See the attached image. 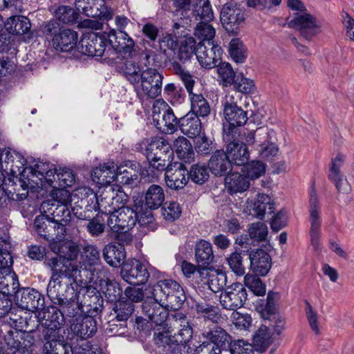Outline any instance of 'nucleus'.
Returning a JSON list of instances; mask_svg holds the SVG:
<instances>
[{"instance_id":"nucleus-45","label":"nucleus","mask_w":354,"mask_h":354,"mask_svg":"<svg viewBox=\"0 0 354 354\" xmlns=\"http://www.w3.org/2000/svg\"><path fill=\"white\" fill-rule=\"evenodd\" d=\"M170 66L175 74L181 80L189 95L193 94V88L195 84L194 76L190 72L183 67L176 61L169 60Z\"/></svg>"},{"instance_id":"nucleus-44","label":"nucleus","mask_w":354,"mask_h":354,"mask_svg":"<svg viewBox=\"0 0 354 354\" xmlns=\"http://www.w3.org/2000/svg\"><path fill=\"white\" fill-rule=\"evenodd\" d=\"M195 253L198 263L203 266L209 265L214 258L211 243L205 240H201L196 243Z\"/></svg>"},{"instance_id":"nucleus-2","label":"nucleus","mask_w":354,"mask_h":354,"mask_svg":"<svg viewBox=\"0 0 354 354\" xmlns=\"http://www.w3.org/2000/svg\"><path fill=\"white\" fill-rule=\"evenodd\" d=\"M284 140L281 128L261 127L254 131H248L245 142L248 145H254V149L263 159H271L279 153L278 143Z\"/></svg>"},{"instance_id":"nucleus-8","label":"nucleus","mask_w":354,"mask_h":354,"mask_svg":"<svg viewBox=\"0 0 354 354\" xmlns=\"http://www.w3.org/2000/svg\"><path fill=\"white\" fill-rule=\"evenodd\" d=\"M152 117L155 126L162 133H172L176 130L177 118L165 101L158 100L154 102Z\"/></svg>"},{"instance_id":"nucleus-26","label":"nucleus","mask_w":354,"mask_h":354,"mask_svg":"<svg viewBox=\"0 0 354 354\" xmlns=\"http://www.w3.org/2000/svg\"><path fill=\"white\" fill-rule=\"evenodd\" d=\"M51 250L56 254V256L48 257L46 259H61L63 263L68 267L69 270H73L69 260L75 259L78 254V247L71 241H64L54 243L50 245Z\"/></svg>"},{"instance_id":"nucleus-49","label":"nucleus","mask_w":354,"mask_h":354,"mask_svg":"<svg viewBox=\"0 0 354 354\" xmlns=\"http://www.w3.org/2000/svg\"><path fill=\"white\" fill-rule=\"evenodd\" d=\"M215 28L209 24V21L198 22L194 29V35L201 40L199 43L214 42Z\"/></svg>"},{"instance_id":"nucleus-32","label":"nucleus","mask_w":354,"mask_h":354,"mask_svg":"<svg viewBox=\"0 0 354 354\" xmlns=\"http://www.w3.org/2000/svg\"><path fill=\"white\" fill-rule=\"evenodd\" d=\"M204 338L208 339L212 345L218 348H225L232 342V337L221 326L213 325L208 330H204L202 333Z\"/></svg>"},{"instance_id":"nucleus-59","label":"nucleus","mask_w":354,"mask_h":354,"mask_svg":"<svg viewBox=\"0 0 354 354\" xmlns=\"http://www.w3.org/2000/svg\"><path fill=\"white\" fill-rule=\"evenodd\" d=\"M248 233L251 239L261 242L266 241L268 235L267 225L263 222L252 223L248 226Z\"/></svg>"},{"instance_id":"nucleus-24","label":"nucleus","mask_w":354,"mask_h":354,"mask_svg":"<svg viewBox=\"0 0 354 354\" xmlns=\"http://www.w3.org/2000/svg\"><path fill=\"white\" fill-rule=\"evenodd\" d=\"M165 304L153 298L145 300L142 305L143 314L157 326H161L168 317Z\"/></svg>"},{"instance_id":"nucleus-39","label":"nucleus","mask_w":354,"mask_h":354,"mask_svg":"<svg viewBox=\"0 0 354 354\" xmlns=\"http://www.w3.org/2000/svg\"><path fill=\"white\" fill-rule=\"evenodd\" d=\"M24 333L17 329L9 330L4 335V340L8 349L14 350L12 354H24L26 350L27 345L24 339Z\"/></svg>"},{"instance_id":"nucleus-51","label":"nucleus","mask_w":354,"mask_h":354,"mask_svg":"<svg viewBox=\"0 0 354 354\" xmlns=\"http://www.w3.org/2000/svg\"><path fill=\"white\" fill-rule=\"evenodd\" d=\"M102 0H76L74 2L76 10L89 17H96L98 6Z\"/></svg>"},{"instance_id":"nucleus-9","label":"nucleus","mask_w":354,"mask_h":354,"mask_svg":"<svg viewBox=\"0 0 354 354\" xmlns=\"http://www.w3.org/2000/svg\"><path fill=\"white\" fill-rule=\"evenodd\" d=\"M288 26L297 30L300 36L308 41L321 32L319 21L308 12L295 13Z\"/></svg>"},{"instance_id":"nucleus-13","label":"nucleus","mask_w":354,"mask_h":354,"mask_svg":"<svg viewBox=\"0 0 354 354\" xmlns=\"http://www.w3.org/2000/svg\"><path fill=\"white\" fill-rule=\"evenodd\" d=\"M247 299V292L241 283H234L228 286L219 297L223 308L235 310L241 308Z\"/></svg>"},{"instance_id":"nucleus-50","label":"nucleus","mask_w":354,"mask_h":354,"mask_svg":"<svg viewBox=\"0 0 354 354\" xmlns=\"http://www.w3.org/2000/svg\"><path fill=\"white\" fill-rule=\"evenodd\" d=\"M189 97L191 100V113H194L198 117H205L209 114L210 106L209 103L201 94L193 93Z\"/></svg>"},{"instance_id":"nucleus-30","label":"nucleus","mask_w":354,"mask_h":354,"mask_svg":"<svg viewBox=\"0 0 354 354\" xmlns=\"http://www.w3.org/2000/svg\"><path fill=\"white\" fill-rule=\"evenodd\" d=\"M208 167L214 175L222 176L232 169V164L224 151L217 150L211 156Z\"/></svg>"},{"instance_id":"nucleus-40","label":"nucleus","mask_w":354,"mask_h":354,"mask_svg":"<svg viewBox=\"0 0 354 354\" xmlns=\"http://www.w3.org/2000/svg\"><path fill=\"white\" fill-rule=\"evenodd\" d=\"M122 72L126 80L133 85H138L142 79L143 68L136 59H127L122 64Z\"/></svg>"},{"instance_id":"nucleus-10","label":"nucleus","mask_w":354,"mask_h":354,"mask_svg":"<svg viewBox=\"0 0 354 354\" xmlns=\"http://www.w3.org/2000/svg\"><path fill=\"white\" fill-rule=\"evenodd\" d=\"M38 319L44 330V336H58L59 330L64 324V318L61 308L55 306H49L45 308L42 307L38 311Z\"/></svg>"},{"instance_id":"nucleus-6","label":"nucleus","mask_w":354,"mask_h":354,"mask_svg":"<svg viewBox=\"0 0 354 354\" xmlns=\"http://www.w3.org/2000/svg\"><path fill=\"white\" fill-rule=\"evenodd\" d=\"M146 156L149 162L147 170V175L149 171L156 169L158 171H163L166 166L171 162L174 152L171 145L162 138H156L151 141L146 148Z\"/></svg>"},{"instance_id":"nucleus-16","label":"nucleus","mask_w":354,"mask_h":354,"mask_svg":"<svg viewBox=\"0 0 354 354\" xmlns=\"http://www.w3.org/2000/svg\"><path fill=\"white\" fill-rule=\"evenodd\" d=\"M222 52L221 48L215 42L198 43L196 58L203 67L212 68L221 62Z\"/></svg>"},{"instance_id":"nucleus-64","label":"nucleus","mask_w":354,"mask_h":354,"mask_svg":"<svg viewBox=\"0 0 354 354\" xmlns=\"http://www.w3.org/2000/svg\"><path fill=\"white\" fill-rule=\"evenodd\" d=\"M257 275L256 274H245L244 277V284L256 295L262 296L266 293V286Z\"/></svg>"},{"instance_id":"nucleus-48","label":"nucleus","mask_w":354,"mask_h":354,"mask_svg":"<svg viewBox=\"0 0 354 354\" xmlns=\"http://www.w3.org/2000/svg\"><path fill=\"white\" fill-rule=\"evenodd\" d=\"M272 342V335L269 328L265 325H261L253 336V343L257 350L264 352Z\"/></svg>"},{"instance_id":"nucleus-19","label":"nucleus","mask_w":354,"mask_h":354,"mask_svg":"<svg viewBox=\"0 0 354 354\" xmlns=\"http://www.w3.org/2000/svg\"><path fill=\"white\" fill-rule=\"evenodd\" d=\"M40 211L48 218L54 219L61 223L75 229L74 221L72 219L71 209L69 206L58 205L57 203H49L42 202L40 206Z\"/></svg>"},{"instance_id":"nucleus-42","label":"nucleus","mask_w":354,"mask_h":354,"mask_svg":"<svg viewBox=\"0 0 354 354\" xmlns=\"http://www.w3.org/2000/svg\"><path fill=\"white\" fill-rule=\"evenodd\" d=\"M5 27L10 34L24 35L30 30L31 24L26 17L14 16L7 20Z\"/></svg>"},{"instance_id":"nucleus-37","label":"nucleus","mask_w":354,"mask_h":354,"mask_svg":"<svg viewBox=\"0 0 354 354\" xmlns=\"http://www.w3.org/2000/svg\"><path fill=\"white\" fill-rule=\"evenodd\" d=\"M181 132L189 138H196L201 131V122L194 113H188L179 120Z\"/></svg>"},{"instance_id":"nucleus-28","label":"nucleus","mask_w":354,"mask_h":354,"mask_svg":"<svg viewBox=\"0 0 354 354\" xmlns=\"http://www.w3.org/2000/svg\"><path fill=\"white\" fill-rule=\"evenodd\" d=\"M78 40L77 33L70 29L59 30L58 34L53 37L52 41L54 48L62 52H68L76 46Z\"/></svg>"},{"instance_id":"nucleus-56","label":"nucleus","mask_w":354,"mask_h":354,"mask_svg":"<svg viewBox=\"0 0 354 354\" xmlns=\"http://www.w3.org/2000/svg\"><path fill=\"white\" fill-rule=\"evenodd\" d=\"M87 270L91 272L90 281L95 284L99 283L100 287H102L104 283L110 280L109 271L102 263Z\"/></svg>"},{"instance_id":"nucleus-38","label":"nucleus","mask_w":354,"mask_h":354,"mask_svg":"<svg viewBox=\"0 0 354 354\" xmlns=\"http://www.w3.org/2000/svg\"><path fill=\"white\" fill-rule=\"evenodd\" d=\"M225 185L227 192L233 194L246 191L250 187V181L245 175L232 172L225 178Z\"/></svg>"},{"instance_id":"nucleus-14","label":"nucleus","mask_w":354,"mask_h":354,"mask_svg":"<svg viewBox=\"0 0 354 354\" xmlns=\"http://www.w3.org/2000/svg\"><path fill=\"white\" fill-rule=\"evenodd\" d=\"M309 203L310 241L314 250L317 251L319 248L321 218L319 201L314 187H312L310 192Z\"/></svg>"},{"instance_id":"nucleus-18","label":"nucleus","mask_w":354,"mask_h":354,"mask_svg":"<svg viewBox=\"0 0 354 354\" xmlns=\"http://www.w3.org/2000/svg\"><path fill=\"white\" fill-rule=\"evenodd\" d=\"M164 171L166 184L171 189H182L189 180V171L181 162H171L166 166Z\"/></svg>"},{"instance_id":"nucleus-54","label":"nucleus","mask_w":354,"mask_h":354,"mask_svg":"<svg viewBox=\"0 0 354 354\" xmlns=\"http://www.w3.org/2000/svg\"><path fill=\"white\" fill-rule=\"evenodd\" d=\"M217 73L223 86L233 85L235 81V72L230 64L220 62L217 64Z\"/></svg>"},{"instance_id":"nucleus-1","label":"nucleus","mask_w":354,"mask_h":354,"mask_svg":"<svg viewBox=\"0 0 354 354\" xmlns=\"http://www.w3.org/2000/svg\"><path fill=\"white\" fill-rule=\"evenodd\" d=\"M61 259H45L44 266L51 272L47 286V295L56 305L68 304V293L73 291L72 284L75 281L73 270H69ZM64 307V311L69 313Z\"/></svg>"},{"instance_id":"nucleus-47","label":"nucleus","mask_w":354,"mask_h":354,"mask_svg":"<svg viewBox=\"0 0 354 354\" xmlns=\"http://www.w3.org/2000/svg\"><path fill=\"white\" fill-rule=\"evenodd\" d=\"M174 147L179 158L188 162L194 159V152L192 144L185 137H178L174 141Z\"/></svg>"},{"instance_id":"nucleus-31","label":"nucleus","mask_w":354,"mask_h":354,"mask_svg":"<svg viewBox=\"0 0 354 354\" xmlns=\"http://www.w3.org/2000/svg\"><path fill=\"white\" fill-rule=\"evenodd\" d=\"M153 340L156 344V351L159 354H169L172 348L177 344V340L169 329L158 328L154 333Z\"/></svg>"},{"instance_id":"nucleus-63","label":"nucleus","mask_w":354,"mask_h":354,"mask_svg":"<svg viewBox=\"0 0 354 354\" xmlns=\"http://www.w3.org/2000/svg\"><path fill=\"white\" fill-rule=\"evenodd\" d=\"M86 196L81 199V204L85 205L84 209L82 207L76 205L71 207V212L78 219L80 220H89L93 217L94 209L91 207V201H88V194Z\"/></svg>"},{"instance_id":"nucleus-58","label":"nucleus","mask_w":354,"mask_h":354,"mask_svg":"<svg viewBox=\"0 0 354 354\" xmlns=\"http://www.w3.org/2000/svg\"><path fill=\"white\" fill-rule=\"evenodd\" d=\"M113 310L118 321H127L134 311L133 304L128 300H119L115 304Z\"/></svg>"},{"instance_id":"nucleus-60","label":"nucleus","mask_w":354,"mask_h":354,"mask_svg":"<svg viewBox=\"0 0 354 354\" xmlns=\"http://www.w3.org/2000/svg\"><path fill=\"white\" fill-rule=\"evenodd\" d=\"M243 167V171L245 172L246 176L254 180L263 176L266 172V165L260 160H252L247 162Z\"/></svg>"},{"instance_id":"nucleus-57","label":"nucleus","mask_w":354,"mask_h":354,"mask_svg":"<svg viewBox=\"0 0 354 354\" xmlns=\"http://www.w3.org/2000/svg\"><path fill=\"white\" fill-rule=\"evenodd\" d=\"M229 53L232 59L236 63H243L246 58V49L239 38L232 39L229 44Z\"/></svg>"},{"instance_id":"nucleus-29","label":"nucleus","mask_w":354,"mask_h":354,"mask_svg":"<svg viewBox=\"0 0 354 354\" xmlns=\"http://www.w3.org/2000/svg\"><path fill=\"white\" fill-rule=\"evenodd\" d=\"M118 167L113 162H108L96 167L91 173L93 180L100 185L110 184L117 178Z\"/></svg>"},{"instance_id":"nucleus-33","label":"nucleus","mask_w":354,"mask_h":354,"mask_svg":"<svg viewBox=\"0 0 354 354\" xmlns=\"http://www.w3.org/2000/svg\"><path fill=\"white\" fill-rule=\"evenodd\" d=\"M109 42L115 51H122L125 54L130 53L134 46L133 40L122 30L117 32L115 30H111L109 35Z\"/></svg>"},{"instance_id":"nucleus-43","label":"nucleus","mask_w":354,"mask_h":354,"mask_svg":"<svg viewBox=\"0 0 354 354\" xmlns=\"http://www.w3.org/2000/svg\"><path fill=\"white\" fill-rule=\"evenodd\" d=\"M58 336H46L44 344L45 354H72L71 347L63 341L57 340Z\"/></svg>"},{"instance_id":"nucleus-25","label":"nucleus","mask_w":354,"mask_h":354,"mask_svg":"<svg viewBox=\"0 0 354 354\" xmlns=\"http://www.w3.org/2000/svg\"><path fill=\"white\" fill-rule=\"evenodd\" d=\"M169 321L172 327L178 330V333H175L174 335L177 344H187L193 335L192 328L187 317L183 313L177 312L171 315Z\"/></svg>"},{"instance_id":"nucleus-17","label":"nucleus","mask_w":354,"mask_h":354,"mask_svg":"<svg viewBox=\"0 0 354 354\" xmlns=\"http://www.w3.org/2000/svg\"><path fill=\"white\" fill-rule=\"evenodd\" d=\"M120 275L124 281L132 285L145 283L149 277L146 266L136 260L123 264Z\"/></svg>"},{"instance_id":"nucleus-4","label":"nucleus","mask_w":354,"mask_h":354,"mask_svg":"<svg viewBox=\"0 0 354 354\" xmlns=\"http://www.w3.org/2000/svg\"><path fill=\"white\" fill-rule=\"evenodd\" d=\"M85 194H88V201H91V205L94 209V212L109 214L115 213L120 206L126 203L127 196L120 189L115 191L110 187L105 189L100 196H97L93 190L88 189Z\"/></svg>"},{"instance_id":"nucleus-55","label":"nucleus","mask_w":354,"mask_h":354,"mask_svg":"<svg viewBox=\"0 0 354 354\" xmlns=\"http://www.w3.org/2000/svg\"><path fill=\"white\" fill-rule=\"evenodd\" d=\"M328 178L332 180L337 189L342 193L348 194L350 192L351 187L346 177H344L340 171H338L337 166L330 168Z\"/></svg>"},{"instance_id":"nucleus-15","label":"nucleus","mask_w":354,"mask_h":354,"mask_svg":"<svg viewBox=\"0 0 354 354\" xmlns=\"http://www.w3.org/2000/svg\"><path fill=\"white\" fill-rule=\"evenodd\" d=\"M162 75L156 69L146 68L140 81L141 91L145 96L154 99L161 93Z\"/></svg>"},{"instance_id":"nucleus-12","label":"nucleus","mask_w":354,"mask_h":354,"mask_svg":"<svg viewBox=\"0 0 354 354\" xmlns=\"http://www.w3.org/2000/svg\"><path fill=\"white\" fill-rule=\"evenodd\" d=\"M223 106L224 117L228 122L227 126H223V133H227V131L232 128L239 129V127L246 123L247 113L237 106L232 95H226Z\"/></svg>"},{"instance_id":"nucleus-11","label":"nucleus","mask_w":354,"mask_h":354,"mask_svg":"<svg viewBox=\"0 0 354 354\" xmlns=\"http://www.w3.org/2000/svg\"><path fill=\"white\" fill-rule=\"evenodd\" d=\"M220 19L225 30L233 35L238 33L240 26L245 21L243 10L234 2L223 5L221 10Z\"/></svg>"},{"instance_id":"nucleus-22","label":"nucleus","mask_w":354,"mask_h":354,"mask_svg":"<svg viewBox=\"0 0 354 354\" xmlns=\"http://www.w3.org/2000/svg\"><path fill=\"white\" fill-rule=\"evenodd\" d=\"M16 299L21 308L29 311H39L44 306V297L39 292L30 288L19 289Z\"/></svg>"},{"instance_id":"nucleus-5","label":"nucleus","mask_w":354,"mask_h":354,"mask_svg":"<svg viewBox=\"0 0 354 354\" xmlns=\"http://www.w3.org/2000/svg\"><path fill=\"white\" fill-rule=\"evenodd\" d=\"M152 295L155 299L174 310L179 309L186 299L183 288L171 279L158 281L152 288Z\"/></svg>"},{"instance_id":"nucleus-52","label":"nucleus","mask_w":354,"mask_h":354,"mask_svg":"<svg viewBox=\"0 0 354 354\" xmlns=\"http://www.w3.org/2000/svg\"><path fill=\"white\" fill-rule=\"evenodd\" d=\"M194 37H188L182 41L181 45L178 50V59L185 62L189 60L194 55L196 56V50L198 49V44Z\"/></svg>"},{"instance_id":"nucleus-46","label":"nucleus","mask_w":354,"mask_h":354,"mask_svg":"<svg viewBox=\"0 0 354 354\" xmlns=\"http://www.w3.org/2000/svg\"><path fill=\"white\" fill-rule=\"evenodd\" d=\"M81 259L82 266L87 270L101 263L100 251L95 245H86L83 248Z\"/></svg>"},{"instance_id":"nucleus-3","label":"nucleus","mask_w":354,"mask_h":354,"mask_svg":"<svg viewBox=\"0 0 354 354\" xmlns=\"http://www.w3.org/2000/svg\"><path fill=\"white\" fill-rule=\"evenodd\" d=\"M247 133H242L240 129L232 128L223 133L225 143V153L232 165H244L249 160L250 152L245 142Z\"/></svg>"},{"instance_id":"nucleus-35","label":"nucleus","mask_w":354,"mask_h":354,"mask_svg":"<svg viewBox=\"0 0 354 354\" xmlns=\"http://www.w3.org/2000/svg\"><path fill=\"white\" fill-rule=\"evenodd\" d=\"M24 162L21 155L15 151H5L0 157L1 167L7 174H15L19 172Z\"/></svg>"},{"instance_id":"nucleus-27","label":"nucleus","mask_w":354,"mask_h":354,"mask_svg":"<svg viewBox=\"0 0 354 354\" xmlns=\"http://www.w3.org/2000/svg\"><path fill=\"white\" fill-rule=\"evenodd\" d=\"M250 270L256 274L266 276L272 267L270 255L262 249H256L249 254Z\"/></svg>"},{"instance_id":"nucleus-41","label":"nucleus","mask_w":354,"mask_h":354,"mask_svg":"<svg viewBox=\"0 0 354 354\" xmlns=\"http://www.w3.org/2000/svg\"><path fill=\"white\" fill-rule=\"evenodd\" d=\"M165 201L163 188L158 185H151L146 190L145 194V202L146 206L151 209L160 207Z\"/></svg>"},{"instance_id":"nucleus-34","label":"nucleus","mask_w":354,"mask_h":354,"mask_svg":"<svg viewBox=\"0 0 354 354\" xmlns=\"http://www.w3.org/2000/svg\"><path fill=\"white\" fill-rule=\"evenodd\" d=\"M202 281L207 279L204 283H207L208 288L214 292L221 290L226 285L227 277L225 273L217 270L209 271L206 268H202L198 271Z\"/></svg>"},{"instance_id":"nucleus-20","label":"nucleus","mask_w":354,"mask_h":354,"mask_svg":"<svg viewBox=\"0 0 354 354\" xmlns=\"http://www.w3.org/2000/svg\"><path fill=\"white\" fill-rule=\"evenodd\" d=\"M274 209V203L270 196L266 194H259L257 198L247 200L244 212L261 219L266 214H272Z\"/></svg>"},{"instance_id":"nucleus-23","label":"nucleus","mask_w":354,"mask_h":354,"mask_svg":"<svg viewBox=\"0 0 354 354\" xmlns=\"http://www.w3.org/2000/svg\"><path fill=\"white\" fill-rule=\"evenodd\" d=\"M106 41L94 32L84 35L80 41L79 50L88 56L103 55L106 49Z\"/></svg>"},{"instance_id":"nucleus-53","label":"nucleus","mask_w":354,"mask_h":354,"mask_svg":"<svg viewBox=\"0 0 354 354\" xmlns=\"http://www.w3.org/2000/svg\"><path fill=\"white\" fill-rule=\"evenodd\" d=\"M50 219V226H49V241H60L64 239L67 234H71L74 230L73 228L65 225L59 221H56L51 218Z\"/></svg>"},{"instance_id":"nucleus-62","label":"nucleus","mask_w":354,"mask_h":354,"mask_svg":"<svg viewBox=\"0 0 354 354\" xmlns=\"http://www.w3.org/2000/svg\"><path fill=\"white\" fill-rule=\"evenodd\" d=\"M101 290L109 301L115 302V304L118 301L120 300L122 290L117 282L109 280L104 283V286L101 287Z\"/></svg>"},{"instance_id":"nucleus-61","label":"nucleus","mask_w":354,"mask_h":354,"mask_svg":"<svg viewBox=\"0 0 354 354\" xmlns=\"http://www.w3.org/2000/svg\"><path fill=\"white\" fill-rule=\"evenodd\" d=\"M55 17L63 24H73L77 21V14L68 6H60L55 10Z\"/></svg>"},{"instance_id":"nucleus-36","label":"nucleus","mask_w":354,"mask_h":354,"mask_svg":"<svg viewBox=\"0 0 354 354\" xmlns=\"http://www.w3.org/2000/svg\"><path fill=\"white\" fill-rule=\"evenodd\" d=\"M102 255L105 261L109 266L115 268L120 267L121 265L123 266L126 257L124 247L120 244L113 243H109L104 246Z\"/></svg>"},{"instance_id":"nucleus-7","label":"nucleus","mask_w":354,"mask_h":354,"mask_svg":"<svg viewBox=\"0 0 354 354\" xmlns=\"http://www.w3.org/2000/svg\"><path fill=\"white\" fill-rule=\"evenodd\" d=\"M137 222L141 223V219H138L137 209L123 205L109 216L107 225L114 232H127L131 230Z\"/></svg>"},{"instance_id":"nucleus-21","label":"nucleus","mask_w":354,"mask_h":354,"mask_svg":"<svg viewBox=\"0 0 354 354\" xmlns=\"http://www.w3.org/2000/svg\"><path fill=\"white\" fill-rule=\"evenodd\" d=\"M71 331L77 339L90 338L97 331L96 321L91 316L80 315L71 320Z\"/></svg>"}]
</instances>
